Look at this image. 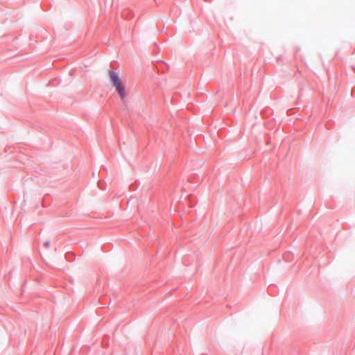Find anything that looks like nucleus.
I'll use <instances>...</instances> for the list:
<instances>
[{"label":"nucleus","mask_w":355,"mask_h":355,"mask_svg":"<svg viewBox=\"0 0 355 355\" xmlns=\"http://www.w3.org/2000/svg\"><path fill=\"white\" fill-rule=\"evenodd\" d=\"M109 76L110 80L113 86L115 87L116 91L118 92L120 98L121 100H124L127 94L125 85L119 78V75L113 71H110Z\"/></svg>","instance_id":"obj_1"},{"label":"nucleus","mask_w":355,"mask_h":355,"mask_svg":"<svg viewBox=\"0 0 355 355\" xmlns=\"http://www.w3.org/2000/svg\"><path fill=\"white\" fill-rule=\"evenodd\" d=\"M44 245H45V246L48 247L50 245V242L49 241H46V242L44 243Z\"/></svg>","instance_id":"obj_2"}]
</instances>
